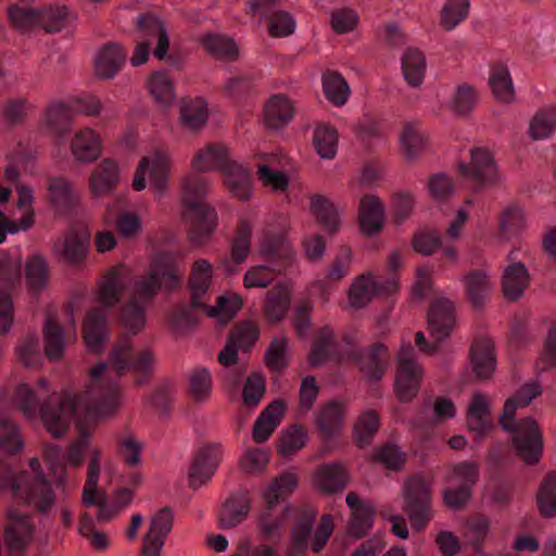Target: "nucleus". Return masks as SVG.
Listing matches in <instances>:
<instances>
[{
  "label": "nucleus",
  "mask_w": 556,
  "mask_h": 556,
  "mask_svg": "<svg viewBox=\"0 0 556 556\" xmlns=\"http://www.w3.org/2000/svg\"><path fill=\"white\" fill-rule=\"evenodd\" d=\"M154 354L150 349L138 352L132 358V338L122 334L110 353V367L99 363L90 369V383L84 394L72 397L66 394H48V380H38V391L28 384H21L16 390V402L24 416L34 419L39 413L45 429L54 438L64 435L71 418L78 407L93 417H106L117 410L121 405V388L116 380L127 370L141 374L143 378L135 380L141 386L152 374Z\"/></svg>",
  "instance_id": "1"
},
{
  "label": "nucleus",
  "mask_w": 556,
  "mask_h": 556,
  "mask_svg": "<svg viewBox=\"0 0 556 556\" xmlns=\"http://www.w3.org/2000/svg\"><path fill=\"white\" fill-rule=\"evenodd\" d=\"M229 150L220 143H210L199 150L191 161L195 174L188 175L182 181L184 216L190 224L189 240L198 245L205 243L214 231L217 220L216 212L205 202L208 181L198 173L220 170L225 173L232 165Z\"/></svg>",
  "instance_id": "2"
},
{
  "label": "nucleus",
  "mask_w": 556,
  "mask_h": 556,
  "mask_svg": "<svg viewBox=\"0 0 556 556\" xmlns=\"http://www.w3.org/2000/svg\"><path fill=\"white\" fill-rule=\"evenodd\" d=\"M181 274L178 255L169 252L157 253L151 261L148 274L137 279L129 302L123 307L122 323L132 336L146 326V307L153 301L162 286L168 290L180 286Z\"/></svg>",
  "instance_id": "3"
},
{
  "label": "nucleus",
  "mask_w": 556,
  "mask_h": 556,
  "mask_svg": "<svg viewBox=\"0 0 556 556\" xmlns=\"http://www.w3.org/2000/svg\"><path fill=\"white\" fill-rule=\"evenodd\" d=\"M541 386L533 381L523 384L514 396L509 397L500 416V425L511 434L517 456L528 465H535L542 457L543 435L538 422L532 417L515 421L517 408L527 407L541 394Z\"/></svg>",
  "instance_id": "4"
},
{
  "label": "nucleus",
  "mask_w": 556,
  "mask_h": 556,
  "mask_svg": "<svg viewBox=\"0 0 556 556\" xmlns=\"http://www.w3.org/2000/svg\"><path fill=\"white\" fill-rule=\"evenodd\" d=\"M125 283L119 269L113 268L104 277L97 300L103 308H93L87 313L83 325V337L88 350L101 353L109 338L106 329L108 309L116 305L124 294Z\"/></svg>",
  "instance_id": "5"
},
{
  "label": "nucleus",
  "mask_w": 556,
  "mask_h": 556,
  "mask_svg": "<svg viewBox=\"0 0 556 556\" xmlns=\"http://www.w3.org/2000/svg\"><path fill=\"white\" fill-rule=\"evenodd\" d=\"M430 484L420 476L407 480L404 488V510L415 531L426 528L432 518Z\"/></svg>",
  "instance_id": "6"
},
{
  "label": "nucleus",
  "mask_w": 556,
  "mask_h": 556,
  "mask_svg": "<svg viewBox=\"0 0 556 556\" xmlns=\"http://www.w3.org/2000/svg\"><path fill=\"white\" fill-rule=\"evenodd\" d=\"M89 454L90 458L87 467L86 481L83 488V504L85 506H98L97 519L101 522H106L116 517L121 511L112 502L108 504L105 495L98 492L102 451L93 446L89 450Z\"/></svg>",
  "instance_id": "7"
},
{
  "label": "nucleus",
  "mask_w": 556,
  "mask_h": 556,
  "mask_svg": "<svg viewBox=\"0 0 556 556\" xmlns=\"http://www.w3.org/2000/svg\"><path fill=\"white\" fill-rule=\"evenodd\" d=\"M424 369L415 359L413 346H402L397 354V370L394 389L401 402L412 401L418 393Z\"/></svg>",
  "instance_id": "8"
},
{
  "label": "nucleus",
  "mask_w": 556,
  "mask_h": 556,
  "mask_svg": "<svg viewBox=\"0 0 556 556\" xmlns=\"http://www.w3.org/2000/svg\"><path fill=\"white\" fill-rule=\"evenodd\" d=\"M150 168V188L156 193L162 194L167 187L168 174L170 170V159L167 153L162 151L154 152L150 157L143 156L135 172L132 187L141 191L147 187L146 174Z\"/></svg>",
  "instance_id": "9"
},
{
  "label": "nucleus",
  "mask_w": 556,
  "mask_h": 556,
  "mask_svg": "<svg viewBox=\"0 0 556 556\" xmlns=\"http://www.w3.org/2000/svg\"><path fill=\"white\" fill-rule=\"evenodd\" d=\"M71 327L64 333L63 328L55 321L54 317L47 315L43 326V351L46 357L51 362H58L63 357L64 348L77 338L76 323L73 319V308L67 309Z\"/></svg>",
  "instance_id": "10"
},
{
  "label": "nucleus",
  "mask_w": 556,
  "mask_h": 556,
  "mask_svg": "<svg viewBox=\"0 0 556 556\" xmlns=\"http://www.w3.org/2000/svg\"><path fill=\"white\" fill-rule=\"evenodd\" d=\"M174 525V511L169 507H163L156 511L149 525V530L142 539L140 556H161L167 535Z\"/></svg>",
  "instance_id": "11"
},
{
  "label": "nucleus",
  "mask_w": 556,
  "mask_h": 556,
  "mask_svg": "<svg viewBox=\"0 0 556 556\" xmlns=\"http://www.w3.org/2000/svg\"><path fill=\"white\" fill-rule=\"evenodd\" d=\"M222 457L223 447L218 443H207L199 448L189 468L190 486L198 489L211 480Z\"/></svg>",
  "instance_id": "12"
},
{
  "label": "nucleus",
  "mask_w": 556,
  "mask_h": 556,
  "mask_svg": "<svg viewBox=\"0 0 556 556\" xmlns=\"http://www.w3.org/2000/svg\"><path fill=\"white\" fill-rule=\"evenodd\" d=\"M34 535V526L26 514L10 508L3 530V542L8 551H26Z\"/></svg>",
  "instance_id": "13"
},
{
  "label": "nucleus",
  "mask_w": 556,
  "mask_h": 556,
  "mask_svg": "<svg viewBox=\"0 0 556 556\" xmlns=\"http://www.w3.org/2000/svg\"><path fill=\"white\" fill-rule=\"evenodd\" d=\"M428 323L430 334L435 341L447 339L456 323L453 301L444 296L435 299L429 308Z\"/></svg>",
  "instance_id": "14"
},
{
  "label": "nucleus",
  "mask_w": 556,
  "mask_h": 556,
  "mask_svg": "<svg viewBox=\"0 0 556 556\" xmlns=\"http://www.w3.org/2000/svg\"><path fill=\"white\" fill-rule=\"evenodd\" d=\"M470 155L471 161L468 165H459L462 174L479 186L494 182L497 179V169L490 151L484 148H473Z\"/></svg>",
  "instance_id": "15"
},
{
  "label": "nucleus",
  "mask_w": 556,
  "mask_h": 556,
  "mask_svg": "<svg viewBox=\"0 0 556 556\" xmlns=\"http://www.w3.org/2000/svg\"><path fill=\"white\" fill-rule=\"evenodd\" d=\"M386 220L383 202L374 194H366L359 201L358 223L361 232L367 237L379 233Z\"/></svg>",
  "instance_id": "16"
},
{
  "label": "nucleus",
  "mask_w": 556,
  "mask_h": 556,
  "mask_svg": "<svg viewBox=\"0 0 556 556\" xmlns=\"http://www.w3.org/2000/svg\"><path fill=\"white\" fill-rule=\"evenodd\" d=\"M137 29L140 34V40H157L154 49V55L163 60L169 49V38L164 23L154 14L143 13L137 17Z\"/></svg>",
  "instance_id": "17"
},
{
  "label": "nucleus",
  "mask_w": 556,
  "mask_h": 556,
  "mask_svg": "<svg viewBox=\"0 0 556 556\" xmlns=\"http://www.w3.org/2000/svg\"><path fill=\"white\" fill-rule=\"evenodd\" d=\"M260 254L282 270L289 267L294 258V250L282 233H265L260 243Z\"/></svg>",
  "instance_id": "18"
},
{
  "label": "nucleus",
  "mask_w": 556,
  "mask_h": 556,
  "mask_svg": "<svg viewBox=\"0 0 556 556\" xmlns=\"http://www.w3.org/2000/svg\"><path fill=\"white\" fill-rule=\"evenodd\" d=\"M469 356L476 377L481 380L491 378L496 367L493 341L486 337L476 339L471 344Z\"/></svg>",
  "instance_id": "19"
},
{
  "label": "nucleus",
  "mask_w": 556,
  "mask_h": 556,
  "mask_svg": "<svg viewBox=\"0 0 556 556\" xmlns=\"http://www.w3.org/2000/svg\"><path fill=\"white\" fill-rule=\"evenodd\" d=\"M212 276L213 268L206 260H198L193 263L188 283L191 294L190 306L192 308H206L204 298L211 286Z\"/></svg>",
  "instance_id": "20"
},
{
  "label": "nucleus",
  "mask_w": 556,
  "mask_h": 556,
  "mask_svg": "<svg viewBox=\"0 0 556 556\" xmlns=\"http://www.w3.org/2000/svg\"><path fill=\"white\" fill-rule=\"evenodd\" d=\"M89 236L68 231L62 240L53 244L54 255L61 257L70 265H79L84 262L88 252Z\"/></svg>",
  "instance_id": "21"
},
{
  "label": "nucleus",
  "mask_w": 556,
  "mask_h": 556,
  "mask_svg": "<svg viewBox=\"0 0 556 556\" xmlns=\"http://www.w3.org/2000/svg\"><path fill=\"white\" fill-rule=\"evenodd\" d=\"M286 408L287 405L283 400H276L262 410L253 426L252 438L254 442L263 443L271 437L280 424Z\"/></svg>",
  "instance_id": "22"
},
{
  "label": "nucleus",
  "mask_w": 556,
  "mask_h": 556,
  "mask_svg": "<svg viewBox=\"0 0 556 556\" xmlns=\"http://www.w3.org/2000/svg\"><path fill=\"white\" fill-rule=\"evenodd\" d=\"M127 51L119 45L109 42L102 47L94 59V73L101 79L113 78L122 68Z\"/></svg>",
  "instance_id": "23"
},
{
  "label": "nucleus",
  "mask_w": 556,
  "mask_h": 556,
  "mask_svg": "<svg viewBox=\"0 0 556 556\" xmlns=\"http://www.w3.org/2000/svg\"><path fill=\"white\" fill-rule=\"evenodd\" d=\"M293 115V103L286 94H273L264 104V124L270 129L283 128L292 121Z\"/></svg>",
  "instance_id": "24"
},
{
  "label": "nucleus",
  "mask_w": 556,
  "mask_h": 556,
  "mask_svg": "<svg viewBox=\"0 0 556 556\" xmlns=\"http://www.w3.org/2000/svg\"><path fill=\"white\" fill-rule=\"evenodd\" d=\"M345 407L342 403L331 401L323 405L315 415V426L324 440H330L342 428Z\"/></svg>",
  "instance_id": "25"
},
{
  "label": "nucleus",
  "mask_w": 556,
  "mask_h": 556,
  "mask_svg": "<svg viewBox=\"0 0 556 556\" xmlns=\"http://www.w3.org/2000/svg\"><path fill=\"white\" fill-rule=\"evenodd\" d=\"M330 358L338 362L345 359L343 353H339L334 350L333 330L329 326H324L318 330L313 340L312 349L308 354V362L311 366L317 367Z\"/></svg>",
  "instance_id": "26"
},
{
  "label": "nucleus",
  "mask_w": 556,
  "mask_h": 556,
  "mask_svg": "<svg viewBox=\"0 0 556 556\" xmlns=\"http://www.w3.org/2000/svg\"><path fill=\"white\" fill-rule=\"evenodd\" d=\"M71 151L79 162H93L102 153V140L92 128H84L73 137Z\"/></svg>",
  "instance_id": "27"
},
{
  "label": "nucleus",
  "mask_w": 556,
  "mask_h": 556,
  "mask_svg": "<svg viewBox=\"0 0 556 556\" xmlns=\"http://www.w3.org/2000/svg\"><path fill=\"white\" fill-rule=\"evenodd\" d=\"M348 471L341 464L321 465L314 473L315 485L327 494L342 491L348 485Z\"/></svg>",
  "instance_id": "28"
},
{
  "label": "nucleus",
  "mask_w": 556,
  "mask_h": 556,
  "mask_svg": "<svg viewBox=\"0 0 556 556\" xmlns=\"http://www.w3.org/2000/svg\"><path fill=\"white\" fill-rule=\"evenodd\" d=\"M250 510V498L245 492H238L225 502L218 515V527L220 529H232L248 516Z\"/></svg>",
  "instance_id": "29"
},
{
  "label": "nucleus",
  "mask_w": 556,
  "mask_h": 556,
  "mask_svg": "<svg viewBox=\"0 0 556 556\" xmlns=\"http://www.w3.org/2000/svg\"><path fill=\"white\" fill-rule=\"evenodd\" d=\"M530 275L520 262L509 264L503 271L502 289L508 301H517L528 288Z\"/></svg>",
  "instance_id": "30"
},
{
  "label": "nucleus",
  "mask_w": 556,
  "mask_h": 556,
  "mask_svg": "<svg viewBox=\"0 0 556 556\" xmlns=\"http://www.w3.org/2000/svg\"><path fill=\"white\" fill-rule=\"evenodd\" d=\"M467 425L479 437L486 434L492 428L490 400L485 394L477 392L472 395L467 408Z\"/></svg>",
  "instance_id": "31"
},
{
  "label": "nucleus",
  "mask_w": 556,
  "mask_h": 556,
  "mask_svg": "<svg viewBox=\"0 0 556 556\" xmlns=\"http://www.w3.org/2000/svg\"><path fill=\"white\" fill-rule=\"evenodd\" d=\"M47 200L59 212L70 211L77 201L72 184L64 177H52L47 186Z\"/></svg>",
  "instance_id": "32"
},
{
  "label": "nucleus",
  "mask_w": 556,
  "mask_h": 556,
  "mask_svg": "<svg viewBox=\"0 0 556 556\" xmlns=\"http://www.w3.org/2000/svg\"><path fill=\"white\" fill-rule=\"evenodd\" d=\"M207 104L202 98L182 99L180 103V122L184 128L198 131L207 122Z\"/></svg>",
  "instance_id": "33"
},
{
  "label": "nucleus",
  "mask_w": 556,
  "mask_h": 556,
  "mask_svg": "<svg viewBox=\"0 0 556 556\" xmlns=\"http://www.w3.org/2000/svg\"><path fill=\"white\" fill-rule=\"evenodd\" d=\"M287 513L288 507L278 509L277 504L266 502V507L258 519V530L264 540H279L281 538V528L287 519Z\"/></svg>",
  "instance_id": "34"
},
{
  "label": "nucleus",
  "mask_w": 556,
  "mask_h": 556,
  "mask_svg": "<svg viewBox=\"0 0 556 556\" xmlns=\"http://www.w3.org/2000/svg\"><path fill=\"white\" fill-rule=\"evenodd\" d=\"M225 182L229 191L239 200L247 201L252 193L250 170L235 162L225 168Z\"/></svg>",
  "instance_id": "35"
},
{
  "label": "nucleus",
  "mask_w": 556,
  "mask_h": 556,
  "mask_svg": "<svg viewBox=\"0 0 556 556\" xmlns=\"http://www.w3.org/2000/svg\"><path fill=\"white\" fill-rule=\"evenodd\" d=\"M290 307V291L283 283H277L267 292L264 315L270 323L280 321Z\"/></svg>",
  "instance_id": "36"
},
{
  "label": "nucleus",
  "mask_w": 556,
  "mask_h": 556,
  "mask_svg": "<svg viewBox=\"0 0 556 556\" xmlns=\"http://www.w3.org/2000/svg\"><path fill=\"white\" fill-rule=\"evenodd\" d=\"M75 111L70 103L53 102L43 115V123L47 128L56 135H62L70 130Z\"/></svg>",
  "instance_id": "37"
},
{
  "label": "nucleus",
  "mask_w": 556,
  "mask_h": 556,
  "mask_svg": "<svg viewBox=\"0 0 556 556\" xmlns=\"http://www.w3.org/2000/svg\"><path fill=\"white\" fill-rule=\"evenodd\" d=\"M119 179L117 164L109 159L103 160L90 176V188L93 194L102 195L110 191Z\"/></svg>",
  "instance_id": "38"
},
{
  "label": "nucleus",
  "mask_w": 556,
  "mask_h": 556,
  "mask_svg": "<svg viewBox=\"0 0 556 556\" xmlns=\"http://www.w3.org/2000/svg\"><path fill=\"white\" fill-rule=\"evenodd\" d=\"M75 15L64 5H49L39 9V29L58 33L67 27Z\"/></svg>",
  "instance_id": "39"
},
{
  "label": "nucleus",
  "mask_w": 556,
  "mask_h": 556,
  "mask_svg": "<svg viewBox=\"0 0 556 556\" xmlns=\"http://www.w3.org/2000/svg\"><path fill=\"white\" fill-rule=\"evenodd\" d=\"M27 288L33 293L41 292L48 286L49 266L45 256L35 254L25 264Z\"/></svg>",
  "instance_id": "40"
},
{
  "label": "nucleus",
  "mask_w": 556,
  "mask_h": 556,
  "mask_svg": "<svg viewBox=\"0 0 556 556\" xmlns=\"http://www.w3.org/2000/svg\"><path fill=\"white\" fill-rule=\"evenodd\" d=\"M489 85L497 101L510 102L514 100L515 90L510 73L506 65L495 64L491 67Z\"/></svg>",
  "instance_id": "41"
},
{
  "label": "nucleus",
  "mask_w": 556,
  "mask_h": 556,
  "mask_svg": "<svg viewBox=\"0 0 556 556\" xmlns=\"http://www.w3.org/2000/svg\"><path fill=\"white\" fill-rule=\"evenodd\" d=\"M402 70L408 85L413 87L419 86L424 81L426 73L424 53L416 48L407 49L402 56Z\"/></svg>",
  "instance_id": "42"
},
{
  "label": "nucleus",
  "mask_w": 556,
  "mask_h": 556,
  "mask_svg": "<svg viewBox=\"0 0 556 556\" xmlns=\"http://www.w3.org/2000/svg\"><path fill=\"white\" fill-rule=\"evenodd\" d=\"M464 282L471 305L476 308L482 307L491 290L488 275L484 271L475 270L464 278Z\"/></svg>",
  "instance_id": "43"
},
{
  "label": "nucleus",
  "mask_w": 556,
  "mask_h": 556,
  "mask_svg": "<svg viewBox=\"0 0 556 556\" xmlns=\"http://www.w3.org/2000/svg\"><path fill=\"white\" fill-rule=\"evenodd\" d=\"M148 88L154 100L163 106L170 105L176 99L173 80L166 72L152 73L148 80Z\"/></svg>",
  "instance_id": "44"
},
{
  "label": "nucleus",
  "mask_w": 556,
  "mask_h": 556,
  "mask_svg": "<svg viewBox=\"0 0 556 556\" xmlns=\"http://www.w3.org/2000/svg\"><path fill=\"white\" fill-rule=\"evenodd\" d=\"M311 211L318 223L330 232H336L340 226L339 214L333 204L324 195L311 198Z\"/></svg>",
  "instance_id": "45"
},
{
  "label": "nucleus",
  "mask_w": 556,
  "mask_h": 556,
  "mask_svg": "<svg viewBox=\"0 0 556 556\" xmlns=\"http://www.w3.org/2000/svg\"><path fill=\"white\" fill-rule=\"evenodd\" d=\"M469 0H446L440 11V25L450 31L464 22L469 14Z\"/></svg>",
  "instance_id": "46"
},
{
  "label": "nucleus",
  "mask_w": 556,
  "mask_h": 556,
  "mask_svg": "<svg viewBox=\"0 0 556 556\" xmlns=\"http://www.w3.org/2000/svg\"><path fill=\"white\" fill-rule=\"evenodd\" d=\"M325 97L336 106H342L349 99L350 87L343 76L337 72L323 75Z\"/></svg>",
  "instance_id": "47"
},
{
  "label": "nucleus",
  "mask_w": 556,
  "mask_h": 556,
  "mask_svg": "<svg viewBox=\"0 0 556 556\" xmlns=\"http://www.w3.org/2000/svg\"><path fill=\"white\" fill-rule=\"evenodd\" d=\"M252 225L247 218H241L236 227L231 244V260L236 264L245 262L251 252Z\"/></svg>",
  "instance_id": "48"
},
{
  "label": "nucleus",
  "mask_w": 556,
  "mask_h": 556,
  "mask_svg": "<svg viewBox=\"0 0 556 556\" xmlns=\"http://www.w3.org/2000/svg\"><path fill=\"white\" fill-rule=\"evenodd\" d=\"M316 519L313 510H298L294 518V526L291 529V541L294 548L302 551L306 548L312 528Z\"/></svg>",
  "instance_id": "49"
},
{
  "label": "nucleus",
  "mask_w": 556,
  "mask_h": 556,
  "mask_svg": "<svg viewBox=\"0 0 556 556\" xmlns=\"http://www.w3.org/2000/svg\"><path fill=\"white\" fill-rule=\"evenodd\" d=\"M388 359V348L382 343H376L370 348L368 358L362 364L361 370L368 379L380 380L386 372Z\"/></svg>",
  "instance_id": "50"
},
{
  "label": "nucleus",
  "mask_w": 556,
  "mask_h": 556,
  "mask_svg": "<svg viewBox=\"0 0 556 556\" xmlns=\"http://www.w3.org/2000/svg\"><path fill=\"white\" fill-rule=\"evenodd\" d=\"M536 501L542 516L549 518L556 515V471L545 476L539 488Z\"/></svg>",
  "instance_id": "51"
},
{
  "label": "nucleus",
  "mask_w": 556,
  "mask_h": 556,
  "mask_svg": "<svg viewBox=\"0 0 556 556\" xmlns=\"http://www.w3.org/2000/svg\"><path fill=\"white\" fill-rule=\"evenodd\" d=\"M313 144L323 159H333L338 150L337 129L329 125H318L314 130Z\"/></svg>",
  "instance_id": "52"
},
{
  "label": "nucleus",
  "mask_w": 556,
  "mask_h": 556,
  "mask_svg": "<svg viewBox=\"0 0 556 556\" xmlns=\"http://www.w3.org/2000/svg\"><path fill=\"white\" fill-rule=\"evenodd\" d=\"M379 291L380 287L374 282L370 274L362 275L351 286L349 292L350 305L361 308L371 301L375 292Z\"/></svg>",
  "instance_id": "53"
},
{
  "label": "nucleus",
  "mask_w": 556,
  "mask_h": 556,
  "mask_svg": "<svg viewBox=\"0 0 556 556\" xmlns=\"http://www.w3.org/2000/svg\"><path fill=\"white\" fill-rule=\"evenodd\" d=\"M380 427V418L377 412L367 410L356 421L353 435L357 446L363 447L370 443Z\"/></svg>",
  "instance_id": "54"
},
{
  "label": "nucleus",
  "mask_w": 556,
  "mask_h": 556,
  "mask_svg": "<svg viewBox=\"0 0 556 556\" xmlns=\"http://www.w3.org/2000/svg\"><path fill=\"white\" fill-rule=\"evenodd\" d=\"M201 42L206 51L217 59L233 60L238 54L235 41L222 35L207 34Z\"/></svg>",
  "instance_id": "55"
},
{
  "label": "nucleus",
  "mask_w": 556,
  "mask_h": 556,
  "mask_svg": "<svg viewBox=\"0 0 556 556\" xmlns=\"http://www.w3.org/2000/svg\"><path fill=\"white\" fill-rule=\"evenodd\" d=\"M556 127V108L549 106L536 112L530 123V136L534 140L545 139L551 136Z\"/></svg>",
  "instance_id": "56"
},
{
  "label": "nucleus",
  "mask_w": 556,
  "mask_h": 556,
  "mask_svg": "<svg viewBox=\"0 0 556 556\" xmlns=\"http://www.w3.org/2000/svg\"><path fill=\"white\" fill-rule=\"evenodd\" d=\"M258 337L260 330L256 324L245 320L233 326L228 339L241 351L248 352L256 343Z\"/></svg>",
  "instance_id": "57"
},
{
  "label": "nucleus",
  "mask_w": 556,
  "mask_h": 556,
  "mask_svg": "<svg viewBox=\"0 0 556 556\" xmlns=\"http://www.w3.org/2000/svg\"><path fill=\"white\" fill-rule=\"evenodd\" d=\"M426 138L419 131L416 122H407L404 124L403 131L400 136L401 147L408 159L415 157L426 146Z\"/></svg>",
  "instance_id": "58"
},
{
  "label": "nucleus",
  "mask_w": 556,
  "mask_h": 556,
  "mask_svg": "<svg viewBox=\"0 0 556 556\" xmlns=\"http://www.w3.org/2000/svg\"><path fill=\"white\" fill-rule=\"evenodd\" d=\"M8 16L18 29H39V9L12 4L8 8Z\"/></svg>",
  "instance_id": "59"
},
{
  "label": "nucleus",
  "mask_w": 556,
  "mask_h": 556,
  "mask_svg": "<svg viewBox=\"0 0 556 556\" xmlns=\"http://www.w3.org/2000/svg\"><path fill=\"white\" fill-rule=\"evenodd\" d=\"M307 441V433L302 426L294 425L286 430L278 445V453L289 457L302 450Z\"/></svg>",
  "instance_id": "60"
},
{
  "label": "nucleus",
  "mask_w": 556,
  "mask_h": 556,
  "mask_svg": "<svg viewBox=\"0 0 556 556\" xmlns=\"http://www.w3.org/2000/svg\"><path fill=\"white\" fill-rule=\"evenodd\" d=\"M24 447L18 427L10 420L0 421V448L10 455L18 454Z\"/></svg>",
  "instance_id": "61"
},
{
  "label": "nucleus",
  "mask_w": 556,
  "mask_h": 556,
  "mask_svg": "<svg viewBox=\"0 0 556 556\" xmlns=\"http://www.w3.org/2000/svg\"><path fill=\"white\" fill-rule=\"evenodd\" d=\"M212 392V376L206 368H197L189 376V393L197 402L206 401Z\"/></svg>",
  "instance_id": "62"
},
{
  "label": "nucleus",
  "mask_w": 556,
  "mask_h": 556,
  "mask_svg": "<svg viewBox=\"0 0 556 556\" xmlns=\"http://www.w3.org/2000/svg\"><path fill=\"white\" fill-rule=\"evenodd\" d=\"M298 486V476L294 472L280 475L266 490L264 497L268 504H277L279 498L292 493Z\"/></svg>",
  "instance_id": "63"
},
{
  "label": "nucleus",
  "mask_w": 556,
  "mask_h": 556,
  "mask_svg": "<svg viewBox=\"0 0 556 556\" xmlns=\"http://www.w3.org/2000/svg\"><path fill=\"white\" fill-rule=\"evenodd\" d=\"M287 345L288 340L286 337H276L270 341L264 355L265 365L270 370L280 371L287 367Z\"/></svg>",
  "instance_id": "64"
}]
</instances>
